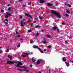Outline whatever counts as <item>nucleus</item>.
<instances>
[{
	"mask_svg": "<svg viewBox=\"0 0 73 73\" xmlns=\"http://www.w3.org/2000/svg\"><path fill=\"white\" fill-rule=\"evenodd\" d=\"M31 4V2H29L28 3V5H30V4Z\"/></svg>",
	"mask_w": 73,
	"mask_h": 73,
	"instance_id": "58836bf2",
	"label": "nucleus"
},
{
	"mask_svg": "<svg viewBox=\"0 0 73 73\" xmlns=\"http://www.w3.org/2000/svg\"><path fill=\"white\" fill-rule=\"evenodd\" d=\"M66 4H67V3L65 2V3H64V5H66Z\"/></svg>",
	"mask_w": 73,
	"mask_h": 73,
	"instance_id": "864d4df0",
	"label": "nucleus"
},
{
	"mask_svg": "<svg viewBox=\"0 0 73 73\" xmlns=\"http://www.w3.org/2000/svg\"><path fill=\"white\" fill-rule=\"evenodd\" d=\"M10 57H11V56H10V55H8V57L9 58H10Z\"/></svg>",
	"mask_w": 73,
	"mask_h": 73,
	"instance_id": "4c0bfd02",
	"label": "nucleus"
},
{
	"mask_svg": "<svg viewBox=\"0 0 73 73\" xmlns=\"http://www.w3.org/2000/svg\"><path fill=\"white\" fill-rule=\"evenodd\" d=\"M45 1H44V0H40V3L42 4V3H45Z\"/></svg>",
	"mask_w": 73,
	"mask_h": 73,
	"instance_id": "0eeeda50",
	"label": "nucleus"
},
{
	"mask_svg": "<svg viewBox=\"0 0 73 73\" xmlns=\"http://www.w3.org/2000/svg\"><path fill=\"white\" fill-rule=\"evenodd\" d=\"M11 8L9 7L8 9V11H11Z\"/></svg>",
	"mask_w": 73,
	"mask_h": 73,
	"instance_id": "393cba45",
	"label": "nucleus"
},
{
	"mask_svg": "<svg viewBox=\"0 0 73 73\" xmlns=\"http://www.w3.org/2000/svg\"><path fill=\"white\" fill-rule=\"evenodd\" d=\"M57 28H58V27H57L56 26H55L53 27L54 30H56Z\"/></svg>",
	"mask_w": 73,
	"mask_h": 73,
	"instance_id": "ddd939ff",
	"label": "nucleus"
},
{
	"mask_svg": "<svg viewBox=\"0 0 73 73\" xmlns=\"http://www.w3.org/2000/svg\"><path fill=\"white\" fill-rule=\"evenodd\" d=\"M5 25H8V22H5Z\"/></svg>",
	"mask_w": 73,
	"mask_h": 73,
	"instance_id": "7c9ffc66",
	"label": "nucleus"
},
{
	"mask_svg": "<svg viewBox=\"0 0 73 73\" xmlns=\"http://www.w3.org/2000/svg\"><path fill=\"white\" fill-rule=\"evenodd\" d=\"M5 20L6 21H7V22H8V19H5Z\"/></svg>",
	"mask_w": 73,
	"mask_h": 73,
	"instance_id": "c9c22d12",
	"label": "nucleus"
},
{
	"mask_svg": "<svg viewBox=\"0 0 73 73\" xmlns=\"http://www.w3.org/2000/svg\"><path fill=\"white\" fill-rule=\"evenodd\" d=\"M38 17L41 20H42V17H41L40 16H39Z\"/></svg>",
	"mask_w": 73,
	"mask_h": 73,
	"instance_id": "bb28decb",
	"label": "nucleus"
},
{
	"mask_svg": "<svg viewBox=\"0 0 73 73\" xmlns=\"http://www.w3.org/2000/svg\"><path fill=\"white\" fill-rule=\"evenodd\" d=\"M25 54L26 56H28V54H29L28 53H25Z\"/></svg>",
	"mask_w": 73,
	"mask_h": 73,
	"instance_id": "cd10ccee",
	"label": "nucleus"
},
{
	"mask_svg": "<svg viewBox=\"0 0 73 73\" xmlns=\"http://www.w3.org/2000/svg\"><path fill=\"white\" fill-rule=\"evenodd\" d=\"M21 56L23 57V58H24V57H26V55H21Z\"/></svg>",
	"mask_w": 73,
	"mask_h": 73,
	"instance_id": "a211bd4d",
	"label": "nucleus"
},
{
	"mask_svg": "<svg viewBox=\"0 0 73 73\" xmlns=\"http://www.w3.org/2000/svg\"><path fill=\"white\" fill-rule=\"evenodd\" d=\"M15 32L17 35H18V32H17V31H16Z\"/></svg>",
	"mask_w": 73,
	"mask_h": 73,
	"instance_id": "a19ab883",
	"label": "nucleus"
},
{
	"mask_svg": "<svg viewBox=\"0 0 73 73\" xmlns=\"http://www.w3.org/2000/svg\"><path fill=\"white\" fill-rule=\"evenodd\" d=\"M58 5V3H56L55 4V5L56 6H57V5Z\"/></svg>",
	"mask_w": 73,
	"mask_h": 73,
	"instance_id": "c03bdc74",
	"label": "nucleus"
},
{
	"mask_svg": "<svg viewBox=\"0 0 73 73\" xmlns=\"http://www.w3.org/2000/svg\"><path fill=\"white\" fill-rule=\"evenodd\" d=\"M66 17H69V16L68 14H66Z\"/></svg>",
	"mask_w": 73,
	"mask_h": 73,
	"instance_id": "c85d7f7f",
	"label": "nucleus"
},
{
	"mask_svg": "<svg viewBox=\"0 0 73 73\" xmlns=\"http://www.w3.org/2000/svg\"><path fill=\"white\" fill-rule=\"evenodd\" d=\"M25 72H29V70L26 69Z\"/></svg>",
	"mask_w": 73,
	"mask_h": 73,
	"instance_id": "a18cd8bd",
	"label": "nucleus"
},
{
	"mask_svg": "<svg viewBox=\"0 0 73 73\" xmlns=\"http://www.w3.org/2000/svg\"><path fill=\"white\" fill-rule=\"evenodd\" d=\"M17 70H19V71H25V72L26 70H21L20 69L17 68Z\"/></svg>",
	"mask_w": 73,
	"mask_h": 73,
	"instance_id": "9b49d317",
	"label": "nucleus"
},
{
	"mask_svg": "<svg viewBox=\"0 0 73 73\" xmlns=\"http://www.w3.org/2000/svg\"><path fill=\"white\" fill-rule=\"evenodd\" d=\"M57 31L58 32H60V30H59V29H57Z\"/></svg>",
	"mask_w": 73,
	"mask_h": 73,
	"instance_id": "ea45409f",
	"label": "nucleus"
},
{
	"mask_svg": "<svg viewBox=\"0 0 73 73\" xmlns=\"http://www.w3.org/2000/svg\"><path fill=\"white\" fill-rule=\"evenodd\" d=\"M22 16H21L20 15V19H22Z\"/></svg>",
	"mask_w": 73,
	"mask_h": 73,
	"instance_id": "37998d69",
	"label": "nucleus"
},
{
	"mask_svg": "<svg viewBox=\"0 0 73 73\" xmlns=\"http://www.w3.org/2000/svg\"><path fill=\"white\" fill-rule=\"evenodd\" d=\"M19 59H20V60H21V59L20 57H19Z\"/></svg>",
	"mask_w": 73,
	"mask_h": 73,
	"instance_id": "69168bd1",
	"label": "nucleus"
},
{
	"mask_svg": "<svg viewBox=\"0 0 73 73\" xmlns=\"http://www.w3.org/2000/svg\"><path fill=\"white\" fill-rule=\"evenodd\" d=\"M28 32H32V31L30 30H28Z\"/></svg>",
	"mask_w": 73,
	"mask_h": 73,
	"instance_id": "2f4dec72",
	"label": "nucleus"
},
{
	"mask_svg": "<svg viewBox=\"0 0 73 73\" xmlns=\"http://www.w3.org/2000/svg\"><path fill=\"white\" fill-rule=\"evenodd\" d=\"M39 35V33H38V32H37L36 36V37H38Z\"/></svg>",
	"mask_w": 73,
	"mask_h": 73,
	"instance_id": "aec40b11",
	"label": "nucleus"
},
{
	"mask_svg": "<svg viewBox=\"0 0 73 73\" xmlns=\"http://www.w3.org/2000/svg\"><path fill=\"white\" fill-rule=\"evenodd\" d=\"M47 5L48 7H50V6H52V5H53V4H52V3H48L47 4Z\"/></svg>",
	"mask_w": 73,
	"mask_h": 73,
	"instance_id": "423d86ee",
	"label": "nucleus"
},
{
	"mask_svg": "<svg viewBox=\"0 0 73 73\" xmlns=\"http://www.w3.org/2000/svg\"><path fill=\"white\" fill-rule=\"evenodd\" d=\"M30 66H31V67H32L33 66V65H32V64H31L30 65Z\"/></svg>",
	"mask_w": 73,
	"mask_h": 73,
	"instance_id": "13d9d810",
	"label": "nucleus"
},
{
	"mask_svg": "<svg viewBox=\"0 0 73 73\" xmlns=\"http://www.w3.org/2000/svg\"><path fill=\"white\" fill-rule=\"evenodd\" d=\"M9 49H7V51H6V52H7V53H8V52H9Z\"/></svg>",
	"mask_w": 73,
	"mask_h": 73,
	"instance_id": "a878e982",
	"label": "nucleus"
},
{
	"mask_svg": "<svg viewBox=\"0 0 73 73\" xmlns=\"http://www.w3.org/2000/svg\"><path fill=\"white\" fill-rule=\"evenodd\" d=\"M20 40H21V41H22L23 40V39H21Z\"/></svg>",
	"mask_w": 73,
	"mask_h": 73,
	"instance_id": "338daca9",
	"label": "nucleus"
},
{
	"mask_svg": "<svg viewBox=\"0 0 73 73\" xmlns=\"http://www.w3.org/2000/svg\"><path fill=\"white\" fill-rule=\"evenodd\" d=\"M44 51H46V49H44Z\"/></svg>",
	"mask_w": 73,
	"mask_h": 73,
	"instance_id": "6e6d98bb",
	"label": "nucleus"
},
{
	"mask_svg": "<svg viewBox=\"0 0 73 73\" xmlns=\"http://www.w3.org/2000/svg\"><path fill=\"white\" fill-rule=\"evenodd\" d=\"M21 27H24V25H23V22L21 21Z\"/></svg>",
	"mask_w": 73,
	"mask_h": 73,
	"instance_id": "2eb2a0df",
	"label": "nucleus"
},
{
	"mask_svg": "<svg viewBox=\"0 0 73 73\" xmlns=\"http://www.w3.org/2000/svg\"><path fill=\"white\" fill-rule=\"evenodd\" d=\"M51 11L52 13L54 14V15H55L57 17H59L60 18V17H61V14H60V13L54 10H52Z\"/></svg>",
	"mask_w": 73,
	"mask_h": 73,
	"instance_id": "f257e3e1",
	"label": "nucleus"
},
{
	"mask_svg": "<svg viewBox=\"0 0 73 73\" xmlns=\"http://www.w3.org/2000/svg\"><path fill=\"white\" fill-rule=\"evenodd\" d=\"M15 66L17 68H24V69H27V68H26V67L24 66H20V64H17V65H15Z\"/></svg>",
	"mask_w": 73,
	"mask_h": 73,
	"instance_id": "7ed1b4c3",
	"label": "nucleus"
},
{
	"mask_svg": "<svg viewBox=\"0 0 73 73\" xmlns=\"http://www.w3.org/2000/svg\"><path fill=\"white\" fill-rule=\"evenodd\" d=\"M25 16L28 17H30V18H31L32 19V17L30 15H29L28 14L26 13L25 14Z\"/></svg>",
	"mask_w": 73,
	"mask_h": 73,
	"instance_id": "39448f33",
	"label": "nucleus"
},
{
	"mask_svg": "<svg viewBox=\"0 0 73 73\" xmlns=\"http://www.w3.org/2000/svg\"><path fill=\"white\" fill-rule=\"evenodd\" d=\"M51 47H52V46H48V48H49V49H50V48H51Z\"/></svg>",
	"mask_w": 73,
	"mask_h": 73,
	"instance_id": "72a5a7b5",
	"label": "nucleus"
},
{
	"mask_svg": "<svg viewBox=\"0 0 73 73\" xmlns=\"http://www.w3.org/2000/svg\"><path fill=\"white\" fill-rule=\"evenodd\" d=\"M19 45H17V47H20V43H18Z\"/></svg>",
	"mask_w": 73,
	"mask_h": 73,
	"instance_id": "e433bc0d",
	"label": "nucleus"
},
{
	"mask_svg": "<svg viewBox=\"0 0 73 73\" xmlns=\"http://www.w3.org/2000/svg\"><path fill=\"white\" fill-rule=\"evenodd\" d=\"M46 37L48 38H50V36L47 35V36H46Z\"/></svg>",
	"mask_w": 73,
	"mask_h": 73,
	"instance_id": "c756f323",
	"label": "nucleus"
},
{
	"mask_svg": "<svg viewBox=\"0 0 73 73\" xmlns=\"http://www.w3.org/2000/svg\"><path fill=\"white\" fill-rule=\"evenodd\" d=\"M38 49L41 53H44V51H43L41 50V49L40 48H38Z\"/></svg>",
	"mask_w": 73,
	"mask_h": 73,
	"instance_id": "6e6552de",
	"label": "nucleus"
},
{
	"mask_svg": "<svg viewBox=\"0 0 73 73\" xmlns=\"http://www.w3.org/2000/svg\"><path fill=\"white\" fill-rule=\"evenodd\" d=\"M23 0H19V1H22Z\"/></svg>",
	"mask_w": 73,
	"mask_h": 73,
	"instance_id": "e2e57ef3",
	"label": "nucleus"
},
{
	"mask_svg": "<svg viewBox=\"0 0 73 73\" xmlns=\"http://www.w3.org/2000/svg\"><path fill=\"white\" fill-rule=\"evenodd\" d=\"M62 25H65V23L64 22H63L62 23Z\"/></svg>",
	"mask_w": 73,
	"mask_h": 73,
	"instance_id": "3c124183",
	"label": "nucleus"
},
{
	"mask_svg": "<svg viewBox=\"0 0 73 73\" xmlns=\"http://www.w3.org/2000/svg\"><path fill=\"white\" fill-rule=\"evenodd\" d=\"M5 17L7 19H8L9 18V17H8V15H5Z\"/></svg>",
	"mask_w": 73,
	"mask_h": 73,
	"instance_id": "b1692460",
	"label": "nucleus"
},
{
	"mask_svg": "<svg viewBox=\"0 0 73 73\" xmlns=\"http://www.w3.org/2000/svg\"><path fill=\"white\" fill-rule=\"evenodd\" d=\"M33 37H35V36H36V34H33Z\"/></svg>",
	"mask_w": 73,
	"mask_h": 73,
	"instance_id": "09e8293b",
	"label": "nucleus"
},
{
	"mask_svg": "<svg viewBox=\"0 0 73 73\" xmlns=\"http://www.w3.org/2000/svg\"><path fill=\"white\" fill-rule=\"evenodd\" d=\"M35 19L36 20H38V19L37 18H35Z\"/></svg>",
	"mask_w": 73,
	"mask_h": 73,
	"instance_id": "052dcab7",
	"label": "nucleus"
},
{
	"mask_svg": "<svg viewBox=\"0 0 73 73\" xmlns=\"http://www.w3.org/2000/svg\"><path fill=\"white\" fill-rule=\"evenodd\" d=\"M50 70H49V73H50Z\"/></svg>",
	"mask_w": 73,
	"mask_h": 73,
	"instance_id": "774afa93",
	"label": "nucleus"
},
{
	"mask_svg": "<svg viewBox=\"0 0 73 73\" xmlns=\"http://www.w3.org/2000/svg\"><path fill=\"white\" fill-rule=\"evenodd\" d=\"M40 62L41 63H42V60H38L36 63V64L38 65L39 64H40Z\"/></svg>",
	"mask_w": 73,
	"mask_h": 73,
	"instance_id": "20e7f679",
	"label": "nucleus"
},
{
	"mask_svg": "<svg viewBox=\"0 0 73 73\" xmlns=\"http://www.w3.org/2000/svg\"><path fill=\"white\" fill-rule=\"evenodd\" d=\"M62 60L64 62H65L66 61V59H65V57H64L62 58Z\"/></svg>",
	"mask_w": 73,
	"mask_h": 73,
	"instance_id": "9d476101",
	"label": "nucleus"
},
{
	"mask_svg": "<svg viewBox=\"0 0 73 73\" xmlns=\"http://www.w3.org/2000/svg\"><path fill=\"white\" fill-rule=\"evenodd\" d=\"M1 12L2 13L4 12V10H1Z\"/></svg>",
	"mask_w": 73,
	"mask_h": 73,
	"instance_id": "de8ad7c7",
	"label": "nucleus"
},
{
	"mask_svg": "<svg viewBox=\"0 0 73 73\" xmlns=\"http://www.w3.org/2000/svg\"><path fill=\"white\" fill-rule=\"evenodd\" d=\"M16 37H20V35H17L16 36Z\"/></svg>",
	"mask_w": 73,
	"mask_h": 73,
	"instance_id": "f704fd0d",
	"label": "nucleus"
},
{
	"mask_svg": "<svg viewBox=\"0 0 73 73\" xmlns=\"http://www.w3.org/2000/svg\"><path fill=\"white\" fill-rule=\"evenodd\" d=\"M30 44H32L33 43V41H31L30 42Z\"/></svg>",
	"mask_w": 73,
	"mask_h": 73,
	"instance_id": "79ce46f5",
	"label": "nucleus"
},
{
	"mask_svg": "<svg viewBox=\"0 0 73 73\" xmlns=\"http://www.w3.org/2000/svg\"><path fill=\"white\" fill-rule=\"evenodd\" d=\"M31 60L32 61H33V62H35V61H36V60L34 59H33V58H32Z\"/></svg>",
	"mask_w": 73,
	"mask_h": 73,
	"instance_id": "f3484780",
	"label": "nucleus"
},
{
	"mask_svg": "<svg viewBox=\"0 0 73 73\" xmlns=\"http://www.w3.org/2000/svg\"><path fill=\"white\" fill-rule=\"evenodd\" d=\"M41 31L42 32H44V30L43 29H42Z\"/></svg>",
	"mask_w": 73,
	"mask_h": 73,
	"instance_id": "bf43d9fd",
	"label": "nucleus"
},
{
	"mask_svg": "<svg viewBox=\"0 0 73 73\" xmlns=\"http://www.w3.org/2000/svg\"><path fill=\"white\" fill-rule=\"evenodd\" d=\"M47 43V42H46L45 41H43V44H46Z\"/></svg>",
	"mask_w": 73,
	"mask_h": 73,
	"instance_id": "473e14b6",
	"label": "nucleus"
},
{
	"mask_svg": "<svg viewBox=\"0 0 73 73\" xmlns=\"http://www.w3.org/2000/svg\"><path fill=\"white\" fill-rule=\"evenodd\" d=\"M6 14L8 16H12V15H11V14L9 13L8 12L6 13Z\"/></svg>",
	"mask_w": 73,
	"mask_h": 73,
	"instance_id": "1a4fd4ad",
	"label": "nucleus"
},
{
	"mask_svg": "<svg viewBox=\"0 0 73 73\" xmlns=\"http://www.w3.org/2000/svg\"><path fill=\"white\" fill-rule=\"evenodd\" d=\"M22 8H25L26 7V5H22Z\"/></svg>",
	"mask_w": 73,
	"mask_h": 73,
	"instance_id": "dca6fc26",
	"label": "nucleus"
},
{
	"mask_svg": "<svg viewBox=\"0 0 73 73\" xmlns=\"http://www.w3.org/2000/svg\"><path fill=\"white\" fill-rule=\"evenodd\" d=\"M67 6H68V7H70V8H71V7H72V6H71V5H70L69 4H67Z\"/></svg>",
	"mask_w": 73,
	"mask_h": 73,
	"instance_id": "6ab92c4d",
	"label": "nucleus"
},
{
	"mask_svg": "<svg viewBox=\"0 0 73 73\" xmlns=\"http://www.w3.org/2000/svg\"><path fill=\"white\" fill-rule=\"evenodd\" d=\"M33 48H35V49H36V48H38V46H37L34 45L33 46Z\"/></svg>",
	"mask_w": 73,
	"mask_h": 73,
	"instance_id": "f8f14e48",
	"label": "nucleus"
},
{
	"mask_svg": "<svg viewBox=\"0 0 73 73\" xmlns=\"http://www.w3.org/2000/svg\"><path fill=\"white\" fill-rule=\"evenodd\" d=\"M65 44H67V43H68V42L66 41H65Z\"/></svg>",
	"mask_w": 73,
	"mask_h": 73,
	"instance_id": "680f3d73",
	"label": "nucleus"
},
{
	"mask_svg": "<svg viewBox=\"0 0 73 73\" xmlns=\"http://www.w3.org/2000/svg\"><path fill=\"white\" fill-rule=\"evenodd\" d=\"M36 21H34V22H33V23H36Z\"/></svg>",
	"mask_w": 73,
	"mask_h": 73,
	"instance_id": "4d7b16f0",
	"label": "nucleus"
},
{
	"mask_svg": "<svg viewBox=\"0 0 73 73\" xmlns=\"http://www.w3.org/2000/svg\"><path fill=\"white\" fill-rule=\"evenodd\" d=\"M15 63H18V64H19L20 62H14L12 61H9L7 62V63H6V64H15Z\"/></svg>",
	"mask_w": 73,
	"mask_h": 73,
	"instance_id": "f03ea898",
	"label": "nucleus"
},
{
	"mask_svg": "<svg viewBox=\"0 0 73 73\" xmlns=\"http://www.w3.org/2000/svg\"><path fill=\"white\" fill-rule=\"evenodd\" d=\"M66 12L67 13H68V14L70 13V11H69L68 10H67Z\"/></svg>",
	"mask_w": 73,
	"mask_h": 73,
	"instance_id": "5701e85b",
	"label": "nucleus"
},
{
	"mask_svg": "<svg viewBox=\"0 0 73 73\" xmlns=\"http://www.w3.org/2000/svg\"><path fill=\"white\" fill-rule=\"evenodd\" d=\"M18 64H19L20 66V65H23V64L21 62H20Z\"/></svg>",
	"mask_w": 73,
	"mask_h": 73,
	"instance_id": "412c9836",
	"label": "nucleus"
},
{
	"mask_svg": "<svg viewBox=\"0 0 73 73\" xmlns=\"http://www.w3.org/2000/svg\"><path fill=\"white\" fill-rule=\"evenodd\" d=\"M31 27H32V26H33V24H32V23H31Z\"/></svg>",
	"mask_w": 73,
	"mask_h": 73,
	"instance_id": "8fccbe9b",
	"label": "nucleus"
},
{
	"mask_svg": "<svg viewBox=\"0 0 73 73\" xmlns=\"http://www.w3.org/2000/svg\"><path fill=\"white\" fill-rule=\"evenodd\" d=\"M38 73H41V72H40V71H39Z\"/></svg>",
	"mask_w": 73,
	"mask_h": 73,
	"instance_id": "0e129e2a",
	"label": "nucleus"
},
{
	"mask_svg": "<svg viewBox=\"0 0 73 73\" xmlns=\"http://www.w3.org/2000/svg\"><path fill=\"white\" fill-rule=\"evenodd\" d=\"M29 21H30V22H32V21L30 19H29Z\"/></svg>",
	"mask_w": 73,
	"mask_h": 73,
	"instance_id": "49530a36",
	"label": "nucleus"
},
{
	"mask_svg": "<svg viewBox=\"0 0 73 73\" xmlns=\"http://www.w3.org/2000/svg\"><path fill=\"white\" fill-rule=\"evenodd\" d=\"M30 54H33V52H31L30 53Z\"/></svg>",
	"mask_w": 73,
	"mask_h": 73,
	"instance_id": "603ef678",
	"label": "nucleus"
},
{
	"mask_svg": "<svg viewBox=\"0 0 73 73\" xmlns=\"http://www.w3.org/2000/svg\"><path fill=\"white\" fill-rule=\"evenodd\" d=\"M66 65L67 66H69V63L68 62H67L66 63Z\"/></svg>",
	"mask_w": 73,
	"mask_h": 73,
	"instance_id": "4be33fe9",
	"label": "nucleus"
},
{
	"mask_svg": "<svg viewBox=\"0 0 73 73\" xmlns=\"http://www.w3.org/2000/svg\"><path fill=\"white\" fill-rule=\"evenodd\" d=\"M10 60H12V57H10Z\"/></svg>",
	"mask_w": 73,
	"mask_h": 73,
	"instance_id": "5fc2aeb1",
	"label": "nucleus"
},
{
	"mask_svg": "<svg viewBox=\"0 0 73 73\" xmlns=\"http://www.w3.org/2000/svg\"><path fill=\"white\" fill-rule=\"evenodd\" d=\"M41 26L39 25H37L35 27V28H40Z\"/></svg>",
	"mask_w": 73,
	"mask_h": 73,
	"instance_id": "4468645a",
	"label": "nucleus"
}]
</instances>
